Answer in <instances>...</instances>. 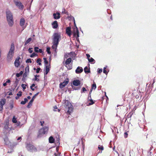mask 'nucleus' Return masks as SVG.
Returning a JSON list of instances; mask_svg holds the SVG:
<instances>
[{
    "mask_svg": "<svg viewBox=\"0 0 156 156\" xmlns=\"http://www.w3.org/2000/svg\"><path fill=\"white\" fill-rule=\"evenodd\" d=\"M42 70L41 68L39 67H38L36 69V72L37 73H39V72L40 70Z\"/></svg>",
    "mask_w": 156,
    "mask_h": 156,
    "instance_id": "obj_50",
    "label": "nucleus"
},
{
    "mask_svg": "<svg viewBox=\"0 0 156 156\" xmlns=\"http://www.w3.org/2000/svg\"><path fill=\"white\" fill-rule=\"evenodd\" d=\"M67 18H69L70 20H73V21H74V20H75V19H74V17L73 16H72L71 15H70L69 16H67Z\"/></svg>",
    "mask_w": 156,
    "mask_h": 156,
    "instance_id": "obj_46",
    "label": "nucleus"
},
{
    "mask_svg": "<svg viewBox=\"0 0 156 156\" xmlns=\"http://www.w3.org/2000/svg\"><path fill=\"white\" fill-rule=\"evenodd\" d=\"M39 92H38L35 94L32 98L31 100L28 103L27 105V108H30V106L32 105L33 102L34 101V100L36 98V96H37L39 94Z\"/></svg>",
    "mask_w": 156,
    "mask_h": 156,
    "instance_id": "obj_6",
    "label": "nucleus"
},
{
    "mask_svg": "<svg viewBox=\"0 0 156 156\" xmlns=\"http://www.w3.org/2000/svg\"><path fill=\"white\" fill-rule=\"evenodd\" d=\"M98 148L99 150H101V151L104 150V147L102 146L99 145Z\"/></svg>",
    "mask_w": 156,
    "mask_h": 156,
    "instance_id": "obj_44",
    "label": "nucleus"
},
{
    "mask_svg": "<svg viewBox=\"0 0 156 156\" xmlns=\"http://www.w3.org/2000/svg\"><path fill=\"white\" fill-rule=\"evenodd\" d=\"M49 142L50 143L52 144L53 143L55 142V139L54 137L52 136H50L48 139Z\"/></svg>",
    "mask_w": 156,
    "mask_h": 156,
    "instance_id": "obj_24",
    "label": "nucleus"
},
{
    "mask_svg": "<svg viewBox=\"0 0 156 156\" xmlns=\"http://www.w3.org/2000/svg\"><path fill=\"white\" fill-rule=\"evenodd\" d=\"M5 142V144L6 145H8L9 144V141L8 137L6 136L5 138H3Z\"/></svg>",
    "mask_w": 156,
    "mask_h": 156,
    "instance_id": "obj_29",
    "label": "nucleus"
},
{
    "mask_svg": "<svg viewBox=\"0 0 156 156\" xmlns=\"http://www.w3.org/2000/svg\"><path fill=\"white\" fill-rule=\"evenodd\" d=\"M73 22H74V27H75L74 28V30H75V29L76 30V28H77V26H76V23H75V20H74Z\"/></svg>",
    "mask_w": 156,
    "mask_h": 156,
    "instance_id": "obj_58",
    "label": "nucleus"
},
{
    "mask_svg": "<svg viewBox=\"0 0 156 156\" xmlns=\"http://www.w3.org/2000/svg\"><path fill=\"white\" fill-rule=\"evenodd\" d=\"M69 82V79L67 78L66 80H64V81L59 84V87L61 89H62Z\"/></svg>",
    "mask_w": 156,
    "mask_h": 156,
    "instance_id": "obj_8",
    "label": "nucleus"
},
{
    "mask_svg": "<svg viewBox=\"0 0 156 156\" xmlns=\"http://www.w3.org/2000/svg\"><path fill=\"white\" fill-rule=\"evenodd\" d=\"M66 34H67L69 37L71 36L72 34L71 27H66Z\"/></svg>",
    "mask_w": 156,
    "mask_h": 156,
    "instance_id": "obj_15",
    "label": "nucleus"
},
{
    "mask_svg": "<svg viewBox=\"0 0 156 156\" xmlns=\"http://www.w3.org/2000/svg\"><path fill=\"white\" fill-rule=\"evenodd\" d=\"M14 52L9 51L7 57V59L8 61H10L12 60L14 56Z\"/></svg>",
    "mask_w": 156,
    "mask_h": 156,
    "instance_id": "obj_9",
    "label": "nucleus"
},
{
    "mask_svg": "<svg viewBox=\"0 0 156 156\" xmlns=\"http://www.w3.org/2000/svg\"><path fill=\"white\" fill-rule=\"evenodd\" d=\"M84 71L86 74H87L90 73V68L88 69L87 66L85 67L84 69Z\"/></svg>",
    "mask_w": 156,
    "mask_h": 156,
    "instance_id": "obj_23",
    "label": "nucleus"
},
{
    "mask_svg": "<svg viewBox=\"0 0 156 156\" xmlns=\"http://www.w3.org/2000/svg\"><path fill=\"white\" fill-rule=\"evenodd\" d=\"M133 114V113L132 112H129L127 115V117L128 118H131Z\"/></svg>",
    "mask_w": 156,
    "mask_h": 156,
    "instance_id": "obj_42",
    "label": "nucleus"
},
{
    "mask_svg": "<svg viewBox=\"0 0 156 156\" xmlns=\"http://www.w3.org/2000/svg\"><path fill=\"white\" fill-rule=\"evenodd\" d=\"M63 10L62 11V13H65L66 14V15L69 16V13L68 12L66 11V10L65 9H63Z\"/></svg>",
    "mask_w": 156,
    "mask_h": 156,
    "instance_id": "obj_41",
    "label": "nucleus"
},
{
    "mask_svg": "<svg viewBox=\"0 0 156 156\" xmlns=\"http://www.w3.org/2000/svg\"><path fill=\"white\" fill-rule=\"evenodd\" d=\"M44 63L45 66L46 65H48V62L47 60H45V61H44Z\"/></svg>",
    "mask_w": 156,
    "mask_h": 156,
    "instance_id": "obj_62",
    "label": "nucleus"
},
{
    "mask_svg": "<svg viewBox=\"0 0 156 156\" xmlns=\"http://www.w3.org/2000/svg\"><path fill=\"white\" fill-rule=\"evenodd\" d=\"M26 103V102H25L24 101H21L20 102V104H22V105H25Z\"/></svg>",
    "mask_w": 156,
    "mask_h": 156,
    "instance_id": "obj_64",
    "label": "nucleus"
},
{
    "mask_svg": "<svg viewBox=\"0 0 156 156\" xmlns=\"http://www.w3.org/2000/svg\"><path fill=\"white\" fill-rule=\"evenodd\" d=\"M52 27L54 29H56L58 27V22L57 21H54L51 23Z\"/></svg>",
    "mask_w": 156,
    "mask_h": 156,
    "instance_id": "obj_17",
    "label": "nucleus"
},
{
    "mask_svg": "<svg viewBox=\"0 0 156 156\" xmlns=\"http://www.w3.org/2000/svg\"><path fill=\"white\" fill-rule=\"evenodd\" d=\"M14 3L17 6L19 9H23V5L20 2L18 1H14Z\"/></svg>",
    "mask_w": 156,
    "mask_h": 156,
    "instance_id": "obj_11",
    "label": "nucleus"
},
{
    "mask_svg": "<svg viewBox=\"0 0 156 156\" xmlns=\"http://www.w3.org/2000/svg\"><path fill=\"white\" fill-rule=\"evenodd\" d=\"M39 48L38 47H35L34 48V51L35 52L37 53L38 50H39Z\"/></svg>",
    "mask_w": 156,
    "mask_h": 156,
    "instance_id": "obj_49",
    "label": "nucleus"
},
{
    "mask_svg": "<svg viewBox=\"0 0 156 156\" xmlns=\"http://www.w3.org/2000/svg\"><path fill=\"white\" fill-rule=\"evenodd\" d=\"M6 99L5 98L2 99L0 101V111L3 109V105L5 104Z\"/></svg>",
    "mask_w": 156,
    "mask_h": 156,
    "instance_id": "obj_12",
    "label": "nucleus"
},
{
    "mask_svg": "<svg viewBox=\"0 0 156 156\" xmlns=\"http://www.w3.org/2000/svg\"><path fill=\"white\" fill-rule=\"evenodd\" d=\"M25 72H27L29 73V66H27L25 69Z\"/></svg>",
    "mask_w": 156,
    "mask_h": 156,
    "instance_id": "obj_43",
    "label": "nucleus"
},
{
    "mask_svg": "<svg viewBox=\"0 0 156 156\" xmlns=\"http://www.w3.org/2000/svg\"><path fill=\"white\" fill-rule=\"evenodd\" d=\"M86 56L87 57V58L88 59V58H90V55L89 54H86Z\"/></svg>",
    "mask_w": 156,
    "mask_h": 156,
    "instance_id": "obj_63",
    "label": "nucleus"
},
{
    "mask_svg": "<svg viewBox=\"0 0 156 156\" xmlns=\"http://www.w3.org/2000/svg\"><path fill=\"white\" fill-rule=\"evenodd\" d=\"M102 72V69L98 68L97 70V73L98 74L101 73Z\"/></svg>",
    "mask_w": 156,
    "mask_h": 156,
    "instance_id": "obj_45",
    "label": "nucleus"
},
{
    "mask_svg": "<svg viewBox=\"0 0 156 156\" xmlns=\"http://www.w3.org/2000/svg\"><path fill=\"white\" fill-rule=\"evenodd\" d=\"M37 56V54L35 52H33L32 54L30 55V57L31 58H32L34 57Z\"/></svg>",
    "mask_w": 156,
    "mask_h": 156,
    "instance_id": "obj_36",
    "label": "nucleus"
},
{
    "mask_svg": "<svg viewBox=\"0 0 156 156\" xmlns=\"http://www.w3.org/2000/svg\"><path fill=\"white\" fill-rule=\"evenodd\" d=\"M96 84L94 82L93 84L92 85V86H91V89H94L95 90V89H96Z\"/></svg>",
    "mask_w": 156,
    "mask_h": 156,
    "instance_id": "obj_33",
    "label": "nucleus"
},
{
    "mask_svg": "<svg viewBox=\"0 0 156 156\" xmlns=\"http://www.w3.org/2000/svg\"><path fill=\"white\" fill-rule=\"evenodd\" d=\"M26 147L27 150L30 152L36 151H37L36 148L30 144H27V145Z\"/></svg>",
    "mask_w": 156,
    "mask_h": 156,
    "instance_id": "obj_5",
    "label": "nucleus"
},
{
    "mask_svg": "<svg viewBox=\"0 0 156 156\" xmlns=\"http://www.w3.org/2000/svg\"><path fill=\"white\" fill-rule=\"evenodd\" d=\"M22 92L21 91H19L18 93L17 94V95L19 97H21L22 95Z\"/></svg>",
    "mask_w": 156,
    "mask_h": 156,
    "instance_id": "obj_47",
    "label": "nucleus"
},
{
    "mask_svg": "<svg viewBox=\"0 0 156 156\" xmlns=\"http://www.w3.org/2000/svg\"><path fill=\"white\" fill-rule=\"evenodd\" d=\"M32 38L31 37L29 38L25 43L24 46H26L27 44L30 42Z\"/></svg>",
    "mask_w": 156,
    "mask_h": 156,
    "instance_id": "obj_31",
    "label": "nucleus"
},
{
    "mask_svg": "<svg viewBox=\"0 0 156 156\" xmlns=\"http://www.w3.org/2000/svg\"><path fill=\"white\" fill-rule=\"evenodd\" d=\"M73 36L74 37H76V39L77 41L80 42L79 38V32L78 28H76V29L75 31L74 32Z\"/></svg>",
    "mask_w": 156,
    "mask_h": 156,
    "instance_id": "obj_7",
    "label": "nucleus"
},
{
    "mask_svg": "<svg viewBox=\"0 0 156 156\" xmlns=\"http://www.w3.org/2000/svg\"><path fill=\"white\" fill-rule=\"evenodd\" d=\"M107 12L108 13V14H111V11L109 9H107Z\"/></svg>",
    "mask_w": 156,
    "mask_h": 156,
    "instance_id": "obj_59",
    "label": "nucleus"
},
{
    "mask_svg": "<svg viewBox=\"0 0 156 156\" xmlns=\"http://www.w3.org/2000/svg\"><path fill=\"white\" fill-rule=\"evenodd\" d=\"M64 106L66 108H68V113L70 114L73 111V108L70 102L68 100H65Z\"/></svg>",
    "mask_w": 156,
    "mask_h": 156,
    "instance_id": "obj_4",
    "label": "nucleus"
},
{
    "mask_svg": "<svg viewBox=\"0 0 156 156\" xmlns=\"http://www.w3.org/2000/svg\"><path fill=\"white\" fill-rule=\"evenodd\" d=\"M22 75H21L19 73H16V76L17 77H19L20 76H21Z\"/></svg>",
    "mask_w": 156,
    "mask_h": 156,
    "instance_id": "obj_57",
    "label": "nucleus"
},
{
    "mask_svg": "<svg viewBox=\"0 0 156 156\" xmlns=\"http://www.w3.org/2000/svg\"><path fill=\"white\" fill-rule=\"evenodd\" d=\"M26 62L27 63H31L32 61L31 60V58H28V59H27V60L26 61Z\"/></svg>",
    "mask_w": 156,
    "mask_h": 156,
    "instance_id": "obj_51",
    "label": "nucleus"
},
{
    "mask_svg": "<svg viewBox=\"0 0 156 156\" xmlns=\"http://www.w3.org/2000/svg\"><path fill=\"white\" fill-rule=\"evenodd\" d=\"M52 44L53 45L51 47L56 52V54L57 53V47L58 44H57L55 45L54 43H52Z\"/></svg>",
    "mask_w": 156,
    "mask_h": 156,
    "instance_id": "obj_20",
    "label": "nucleus"
},
{
    "mask_svg": "<svg viewBox=\"0 0 156 156\" xmlns=\"http://www.w3.org/2000/svg\"><path fill=\"white\" fill-rule=\"evenodd\" d=\"M16 126H20V122H17H17L16 123Z\"/></svg>",
    "mask_w": 156,
    "mask_h": 156,
    "instance_id": "obj_61",
    "label": "nucleus"
},
{
    "mask_svg": "<svg viewBox=\"0 0 156 156\" xmlns=\"http://www.w3.org/2000/svg\"><path fill=\"white\" fill-rule=\"evenodd\" d=\"M41 61H42L40 58H38L37 59V60L36 61V62L38 63V64L39 65L41 66Z\"/></svg>",
    "mask_w": 156,
    "mask_h": 156,
    "instance_id": "obj_38",
    "label": "nucleus"
},
{
    "mask_svg": "<svg viewBox=\"0 0 156 156\" xmlns=\"http://www.w3.org/2000/svg\"><path fill=\"white\" fill-rule=\"evenodd\" d=\"M40 77L39 75H34V78L32 79V80L36 81L37 82L39 81L40 80L39 79L37 78V77Z\"/></svg>",
    "mask_w": 156,
    "mask_h": 156,
    "instance_id": "obj_25",
    "label": "nucleus"
},
{
    "mask_svg": "<svg viewBox=\"0 0 156 156\" xmlns=\"http://www.w3.org/2000/svg\"><path fill=\"white\" fill-rule=\"evenodd\" d=\"M14 51H15V47H14V45L13 43H12L11 44L10 48L9 50V51L10 52H14Z\"/></svg>",
    "mask_w": 156,
    "mask_h": 156,
    "instance_id": "obj_22",
    "label": "nucleus"
},
{
    "mask_svg": "<svg viewBox=\"0 0 156 156\" xmlns=\"http://www.w3.org/2000/svg\"><path fill=\"white\" fill-rule=\"evenodd\" d=\"M9 122H7L6 123V125L4 126V129H10V128H9L8 126V125H9Z\"/></svg>",
    "mask_w": 156,
    "mask_h": 156,
    "instance_id": "obj_39",
    "label": "nucleus"
},
{
    "mask_svg": "<svg viewBox=\"0 0 156 156\" xmlns=\"http://www.w3.org/2000/svg\"><path fill=\"white\" fill-rule=\"evenodd\" d=\"M89 101L90 102H89L88 103H87V106H90V105H93L94 103V102L93 101V100L92 99H90Z\"/></svg>",
    "mask_w": 156,
    "mask_h": 156,
    "instance_id": "obj_32",
    "label": "nucleus"
},
{
    "mask_svg": "<svg viewBox=\"0 0 156 156\" xmlns=\"http://www.w3.org/2000/svg\"><path fill=\"white\" fill-rule=\"evenodd\" d=\"M83 68L80 66H78L75 70V73L76 74H80L83 72Z\"/></svg>",
    "mask_w": 156,
    "mask_h": 156,
    "instance_id": "obj_16",
    "label": "nucleus"
},
{
    "mask_svg": "<svg viewBox=\"0 0 156 156\" xmlns=\"http://www.w3.org/2000/svg\"><path fill=\"white\" fill-rule=\"evenodd\" d=\"M25 21L24 18H22L20 19V24L21 26H23L25 23Z\"/></svg>",
    "mask_w": 156,
    "mask_h": 156,
    "instance_id": "obj_21",
    "label": "nucleus"
},
{
    "mask_svg": "<svg viewBox=\"0 0 156 156\" xmlns=\"http://www.w3.org/2000/svg\"><path fill=\"white\" fill-rule=\"evenodd\" d=\"M9 107L10 109H12L14 107L13 102L12 101L10 102L9 103Z\"/></svg>",
    "mask_w": 156,
    "mask_h": 156,
    "instance_id": "obj_37",
    "label": "nucleus"
},
{
    "mask_svg": "<svg viewBox=\"0 0 156 156\" xmlns=\"http://www.w3.org/2000/svg\"><path fill=\"white\" fill-rule=\"evenodd\" d=\"M27 85L24 84H22L21 85V87L23 89V90L24 91L26 88V86Z\"/></svg>",
    "mask_w": 156,
    "mask_h": 156,
    "instance_id": "obj_48",
    "label": "nucleus"
},
{
    "mask_svg": "<svg viewBox=\"0 0 156 156\" xmlns=\"http://www.w3.org/2000/svg\"><path fill=\"white\" fill-rule=\"evenodd\" d=\"M53 18L55 20H58L60 18V13L59 12H57L53 14Z\"/></svg>",
    "mask_w": 156,
    "mask_h": 156,
    "instance_id": "obj_14",
    "label": "nucleus"
},
{
    "mask_svg": "<svg viewBox=\"0 0 156 156\" xmlns=\"http://www.w3.org/2000/svg\"><path fill=\"white\" fill-rule=\"evenodd\" d=\"M40 53L41 54H43L44 53V51H43L41 49L39 48L37 53Z\"/></svg>",
    "mask_w": 156,
    "mask_h": 156,
    "instance_id": "obj_52",
    "label": "nucleus"
},
{
    "mask_svg": "<svg viewBox=\"0 0 156 156\" xmlns=\"http://www.w3.org/2000/svg\"><path fill=\"white\" fill-rule=\"evenodd\" d=\"M49 129L48 126H45L40 129L38 132L37 137L38 138H40L42 137V135L46 134L48 132Z\"/></svg>",
    "mask_w": 156,
    "mask_h": 156,
    "instance_id": "obj_3",
    "label": "nucleus"
},
{
    "mask_svg": "<svg viewBox=\"0 0 156 156\" xmlns=\"http://www.w3.org/2000/svg\"><path fill=\"white\" fill-rule=\"evenodd\" d=\"M12 122L14 123H16L17 122V120L16 119V117L15 116H13L12 119Z\"/></svg>",
    "mask_w": 156,
    "mask_h": 156,
    "instance_id": "obj_34",
    "label": "nucleus"
},
{
    "mask_svg": "<svg viewBox=\"0 0 156 156\" xmlns=\"http://www.w3.org/2000/svg\"><path fill=\"white\" fill-rule=\"evenodd\" d=\"M72 53V52H71L70 53L67 54H66L65 55V56L66 58L69 57L71 55V54Z\"/></svg>",
    "mask_w": 156,
    "mask_h": 156,
    "instance_id": "obj_54",
    "label": "nucleus"
},
{
    "mask_svg": "<svg viewBox=\"0 0 156 156\" xmlns=\"http://www.w3.org/2000/svg\"><path fill=\"white\" fill-rule=\"evenodd\" d=\"M46 51L48 54L49 55L51 54V52L50 51V48L49 47H47L46 48Z\"/></svg>",
    "mask_w": 156,
    "mask_h": 156,
    "instance_id": "obj_35",
    "label": "nucleus"
},
{
    "mask_svg": "<svg viewBox=\"0 0 156 156\" xmlns=\"http://www.w3.org/2000/svg\"><path fill=\"white\" fill-rule=\"evenodd\" d=\"M68 66H67V68H68V69H69V70H70L71 69H72V66H70L69 65H68Z\"/></svg>",
    "mask_w": 156,
    "mask_h": 156,
    "instance_id": "obj_60",
    "label": "nucleus"
},
{
    "mask_svg": "<svg viewBox=\"0 0 156 156\" xmlns=\"http://www.w3.org/2000/svg\"><path fill=\"white\" fill-rule=\"evenodd\" d=\"M20 59V58L18 57L16 59L14 62V65L16 67H18L20 65V63L19 60Z\"/></svg>",
    "mask_w": 156,
    "mask_h": 156,
    "instance_id": "obj_13",
    "label": "nucleus"
},
{
    "mask_svg": "<svg viewBox=\"0 0 156 156\" xmlns=\"http://www.w3.org/2000/svg\"><path fill=\"white\" fill-rule=\"evenodd\" d=\"M61 39V36L60 33L58 32L54 33L52 36L53 43H54L55 45L58 44Z\"/></svg>",
    "mask_w": 156,
    "mask_h": 156,
    "instance_id": "obj_2",
    "label": "nucleus"
},
{
    "mask_svg": "<svg viewBox=\"0 0 156 156\" xmlns=\"http://www.w3.org/2000/svg\"><path fill=\"white\" fill-rule=\"evenodd\" d=\"M87 90L86 89V88L84 87H83L81 90V93H85V92L87 91Z\"/></svg>",
    "mask_w": 156,
    "mask_h": 156,
    "instance_id": "obj_40",
    "label": "nucleus"
},
{
    "mask_svg": "<svg viewBox=\"0 0 156 156\" xmlns=\"http://www.w3.org/2000/svg\"><path fill=\"white\" fill-rule=\"evenodd\" d=\"M5 13L7 21L8 24L9 26L12 27L14 24L13 14L12 12L8 9L6 10Z\"/></svg>",
    "mask_w": 156,
    "mask_h": 156,
    "instance_id": "obj_1",
    "label": "nucleus"
},
{
    "mask_svg": "<svg viewBox=\"0 0 156 156\" xmlns=\"http://www.w3.org/2000/svg\"><path fill=\"white\" fill-rule=\"evenodd\" d=\"M72 61V59L70 58H69L67 59L65 62V64L66 65H69Z\"/></svg>",
    "mask_w": 156,
    "mask_h": 156,
    "instance_id": "obj_27",
    "label": "nucleus"
},
{
    "mask_svg": "<svg viewBox=\"0 0 156 156\" xmlns=\"http://www.w3.org/2000/svg\"><path fill=\"white\" fill-rule=\"evenodd\" d=\"M27 76V72H25L23 74V77L24 78H26Z\"/></svg>",
    "mask_w": 156,
    "mask_h": 156,
    "instance_id": "obj_53",
    "label": "nucleus"
},
{
    "mask_svg": "<svg viewBox=\"0 0 156 156\" xmlns=\"http://www.w3.org/2000/svg\"><path fill=\"white\" fill-rule=\"evenodd\" d=\"M80 81L78 80H74L73 81V84L75 86H78L80 85Z\"/></svg>",
    "mask_w": 156,
    "mask_h": 156,
    "instance_id": "obj_18",
    "label": "nucleus"
},
{
    "mask_svg": "<svg viewBox=\"0 0 156 156\" xmlns=\"http://www.w3.org/2000/svg\"><path fill=\"white\" fill-rule=\"evenodd\" d=\"M32 49H33V48H30L28 49V51L30 53H31L33 52V50H32Z\"/></svg>",
    "mask_w": 156,
    "mask_h": 156,
    "instance_id": "obj_55",
    "label": "nucleus"
},
{
    "mask_svg": "<svg viewBox=\"0 0 156 156\" xmlns=\"http://www.w3.org/2000/svg\"><path fill=\"white\" fill-rule=\"evenodd\" d=\"M88 60L89 62L91 64H94L95 62V60L92 58L91 57L90 58L88 59Z\"/></svg>",
    "mask_w": 156,
    "mask_h": 156,
    "instance_id": "obj_26",
    "label": "nucleus"
},
{
    "mask_svg": "<svg viewBox=\"0 0 156 156\" xmlns=\"http://www.w3.org/2000/svg\"><path fill=\"white\" fill-rule=\"evenodd\" d=\"M124 136L125 138H127L128 136V133L126 132H125L124 133Z\"/></svg>",
    "mask_w": 156,
    "mask_h": 156,
    "instance_id": "obj_56",
    "label": "nucleus"
},
{
    "mask_svg": "<svg viewBox=\"0 0 156 156\" xmlns=\"http://www.w3.org/2000/svg\"><path fill=\"white\" fill-rule=\"evenodd\" d=\"M71 85L73 90H79L80 89V87H76L74 86L73 85L72 83H71Z\"/></svg>",
    "mask_w": 156,
    "mask_h": 156,
    "instance_id": "obj_30",
    "label": "nucleus"
},
{
    "mask_svg": "<svg viewBox=\"0 0 156 156\" xmlns=\"http://www.w3.org/2000/svg\"><path fill=\"white\" fill-rule=\"evenodd\" d=\"M20 79H17L16 78V80L14 83V87H16L17 86V85L18 84L19 82L20 81Z\"/></svg>",
    "mask_w": 156,
    "mask_h": 156,
    "instance_id": "obj_28",
    "label": "nucleus"
},
{
    "mask_svg": "<svg viewBox=\"0 0 156 156\" xmlns=\"http://www.w3.org/2000/svg\"><path fill=\"white\" fill-rule=\"evenodd\" d=\"M108 66H105L103 68V72L104 73L107 75L108 73L109 72V69H107Z\"/></svg>",
    "mask_w": 156,
    "mask_h": 156,
    "instance_id": "obj_19",
    "label": "nucleus"
},
{
    "mask_svg": "<svg viewBox=\"0 0 156 156\" xmlns=\"http://www.w3.org/2000/svg\"><path fill=\"white\" fill-rule=\"evenodd\" d=\"M45 66V72L44 73V75L45 76L47 75L50 71L51 68L50 64L49 63L48 65H46Z\"/></svg>",
    "mask_w": 156,
    "mask_h": 156,
    "instance_id": "obj_10",
    "label": "nucleus"
}]
</instances>
